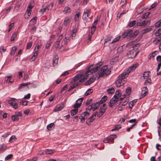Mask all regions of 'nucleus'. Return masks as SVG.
Listing matches in <instances>:
<instances>
[{
  "mask_svg": "<svg viewBox=\"0 0 161 161\" xmlns=\"http://www.w3.org/2000/svg\"><path fill=\"white\" fill-rule=\"evenodd\" d=\"M64 107V105L63 104L61 105H57L54 109H53L54 112H57L61 110H62Z\"/></svg>",
  "mask_w": 161,
  "mask_h": 161,
  "instance_id": "nucleus-19",
  "label": "nucleus"
},
{
  "mask_svg": "<svg viewBox=\"0 0 161 161\" xmlns=\"http://www.w3.org/2000/svg\"><path fill=\"white\" fill-rule=\"evenodd\" d=\"M138 30H136L133 33L131 34L129 36L131 39H133L139 33Z\"/></svg>",
  "mask_w": 161,
  "mask_h": 161,
  "instance_id": "nucleus-22",
  "label": "nucleus"
},
{
  "mask_svg": "<svg viewBox=\"0 0 161 161\" xmlns=\"http://www.w3.org/2000/svg\"><path fill=\"white\" fill-rule=\"evenodd\" d=\"M52 43L50 42H47L46 44L45 47L46 48H48L51 46Z\"/></svg>",
  "mask_w": 161,
  "mask_h": 161,
  "instance_id": "nucleus-63",
  "label": "nucleus"
},
{
  "mask_svg": "<svg viewBox=\"0 0 161 161\" xmlns=\"http://www.w3.org/2000/svg\"><path fill=\"white\" fill-rule=\"evenodd\" d=\"M108 97L107 96H104L101 99L100 101L99 102V103H100V104H102L104 102H105L107 99Z\"/></svg>",
  "mask_w": 161,
  "mask_h": 161,
  "instance_id": "nucleus-29",
  "label": "nucleus"
},
{
  "mask_svg": "<svg viewBox=\"0 0 161 161\" xmlns=\"http://www.w3.org/2000/svg\"><path fill=\"white\" fill-rule=\"evenodd\" d=\"M155 26L156 27H159L161 26V20H160L157 22L155 24Z\"/></svg>",
  "mask_w": 161,
  "mask_h": 161,
  "instance_id": "nucleus-39",
  "label": "nucleus"
},
{
  "mask_svg": "<svg viewBox=\"0 0 161 161\" xmlns=\"http://www.w3.org/2000/svg\"><path fill=\"white\" fill-rule=\"evenodd\" d=\"M92 99L91 98L89 100H87L86 102V105H88L92 103Z\"/></svg>",
  "mask_w": 161,
  "mask_h": 161,
  "instance_id": "nucleus-55",
  "label": "nucleus"
},
{
  "mask_svg": "<svg viewBox=\"0 0 161 161\" xmlns=\"http://www.w3.org/2000/svg\"><path fill=\"white\" fill-rule=\"evenodd\" d=\"M14 26V23H12L10 24L8 26L9 27V30L8 31V32H9L11 30L12 28Z\"/></svg>",
  "mask_w": 161,
  "mask_h": 161,
  "instance_id": "nucleus-61",
  "label": "nucleus"
},
{
  "mask_svg": "<svg viewBox=\"0 0 161 161\" xmlns=\"http://www.w3.org/2000/svg\"><path fill=\"white\" fill-rule=\"evenodd\" d=\"M89 113L88 112H84L82 113L79 117L80 120L81 122L82 123L84 122L85 119H86L89 116Z\"/></svg>",
  "mask_w": 161,
  "mask_h": 161,
  "instance_id": "nucleus-8",
  "label": "nucleus"
},
{
  "mask_svg": "<svg viewBox=\"0 0 161 161\" xmlns=\"http://www.w3.org/2000/svg\"><path fill=\"white\" fill-rule=\"evenodd\" d=\"M53 64L54 66L58 64V58L57 56H55L53 58Z\"/></svg>",
  "mask_w": 161,
  "mask_h": 161,
  "instance_id": "nucleus-26",
  "label": "nucleus"
},
{
  "mask_svg": "<svg viewBox=\"0 0 161 161\" xmlns=\"http://www.w3.org/2000/svg\"><path fill=\"white\" fill-rule=\"evenodd\" d=\"M53 6V3H50L48 6L46 7L47 9L48 10H51Z\"/></svg>",
  "mask_w": 161,
  "mask_h": 161,
  "instance_id": "nucleus-51",
  "label": "nucleus"
},
{
  "mask_svg": "<svg viewBox=\"0 0 161 161\" xmlns=\"http://www.w3.org/2000/svg\"><path fill=\"white\" fill-rule=\"evenodd\" d=\"M138 63H135L133 64L132 66L130 67L128 69L125 71L123 72V73H125V75L128 76L130 71L134 70L138 66Z\"/></svg>",
  "mask_w": 161,
  "mask_h": 161,
  "instance_id": "nucleus-7",
  "label": "nucleus"
},
{
  "mask_svg": "<svg viewBox=\"0 0 161 161\" xmlns=\"http://www.w3.org/2000/svg\"><path fill=\"white\" fill-rule=\"evenodd\" d=\"M44 152L46 154H51L54 153L55 150L54 149H47L44 151Z\"/></svg>",
  "mask_w": 161,
  "mask_h": 161,
  "instance_id": "nucleus-25",
  "label": "nucleus"
},
{
  "mask_svg": "<svg viewBox=\"0 0 161 161\" xmlns=\"http://www.w3.org/2000/svg\"><path fill=\"white\" fill-rule=\"evenodd\" d=\"M78 112V108H75V109L72 110L70 111L71 115L73 116L75 115Z\"/></svg>",
  "mask_w": 161,
  "mask_h": 161,
  "instance_id": "nucleus-31",
  "label": "nucleus"
},
{
  "mask_svg": "<svg viewBox=\"0 0 161 161\" xmlns=\"http://www.w3.org/2000/svg\"><path fill=\"white\" fill-rule=\"evenodd\" d=\"M97 21L98 20L97 19L95 20L92 24V26L91 27V33L92 34L93 33L95 30L96 25L97 24Z\"/></svg>",
  "mask_w": 161,
  "mask_h": 161,
  "instance_id": "nucleus-20",
  "label": "nucleus"
},
{
  "mask_svg": "<svg viewBox=\"0 0 161 161\" xmlns=\"http://www.w3.org/2000/svg\"><path fill=\"white\" fill-rule=\"evenodd\" d=\"M121 91L119 90H118L116 92L115 95L114 97L117 98H119L121 96Z\"/></svg>",
  "mask_w": 161,
  "mask_h": 161,
  "instance_id": "nucleus-24",
  "label": "nucleus"
},
{
  "mask_svg": "<svg viewBox=\"0 0 161 161\" xmlns=\"http://www.w3.org/2000/svg\"><path fill=\"white\" fill-rule=\"evenodd\" d=\"M80 14V12H78L75 16V20L76 21H78L79 18V16Z\"/></svg>",
  "mask_w": 161,
  "mask_h": 161,
  "instance_id": "nucleus-35",
  "label": "nucleus"
},
{
  "mask_svg": "<svg viewBox=\"0 0 161 161\" xmlns=\"http://www.w3.org/2000/svg\"><path fill=\"white\" fill-rule=\"evenodd\" d=\"M26 13L25 14V18L26 19H28L31 14V10H28L27 9L26 11Z\"/></svg>",
  "mask_w": 161,
  "mask_h": 161,
  "instance_id": "nucleus-30",
  "label": "nucleus"
},
{
  "mask_svg": "<svg viewBox=\"0 0 161 161\" xmlns=\"http://www.w3.org/2000/svg\"><path fill=\"white\" fill-rule=\"evenodd\" d=\"M92 76L91 77H91V78L85 83V85L87 86L89 85L95 81L96 78H97V77L96 76L95 77L93 76V73H92Z\"/></svg>",
  "mask_w": 161,
  "mask_h": 161,
  "instance_id": "nucleus-14",
  "label": "nucleus"
},
{
  "mask_svg": "<svg viewBox=\"0 0 161 161\" xmlns=\"http://www.w3.org/2000/svg\"><path fill=\"white\" fill-rule=\"evenodd\" d=\"M16 139L15 136H13L9 139V142H12L15 141Z\"/></svg>",
  "mask_w": 161,
  "mask_h": 161,
  "instance_id": "nucleus-47",
  "label": "nucleus"
},
{
  "mask_svg": "<svg viewBox=\"0 0 161 161\" xmlns=\"http://www.w3.org/2000/svg\"><path fill=\"white\" fill-rule=\"evenodd\" d=\"M88 76L85 72L76 75L71 80L70 85L75 87L80 85L81 82L84 81L88 78Z\"/></svg>",
  "mask_w": 161,
  "mask_h": 161,
  "instance_id": "nucleus-1",
  "label": "nucleus"
},
{
  "mask_svg": "<svg viewBox=\"0 0 161 161\" xmlns=\"http://www.w3.org/2000/svg\"><path fill=\"white\" fill-rule=\"evenodd\" d=\"M152 83H151V80L150 79H149L148 80H146L145 81L144 83V85H147L148 84L149 85H151Z\"/></svg>",
  "mask_w": 161,
  "mask_h": 161,
  "instance_id": "nucleus-43",
  "label": "nucleus"
},
{
  "mask_svg": "<svg viewBox=\"0 0 161 161\" xmlns=\"http://www.w3.org/2000/svg\"><path fill=\"white\" fill-rule=\"evenodd\" d=\"M136 20H133L130 23L129 25V26L130 27L133 26L136 24Z\"/></svg>",
  "mask_w": 161,
  "mask_h": 161,
  "instance_id": "nucleus-48",
  "label": "nucleus"
},
{
  "mask_svg": "<svg viewBox=\"0 0 161 161\" xmlns=\"http://www.w3.org/2000/svg\"><path fill=\"white\" fill-rule=\"evenodd\" d=\"M17 37V33L16 32L14 33L11 38V40H14L16 39V37Z\"/></svg>",
  "mask_w": 161,
  "mask_h": 161,
  "instance_id": "nucleus-46",
  "label": "nucleus"
},
{
  "mask_svg": "<svg viewBox=\"0 0 161 161\" xmlns=\"http://www.w3.org/2000/svg\"><path fill=\"white\" fill-rule=\"evenodd\" d=\"M110 72L111 71L108 69V65H105L103 66L98 72V73L99 75L98 76H96V77L98 80L100 77L107 76L110 73Z\"/></svg>",
  "mask_w": 161,
  "mask_h": 161,
  "instance_id": "nucleus-2",
  "label": "nucleus"
},
{
  "mask_svg": "<svg viewBox=\"0 0 161 161\" xmlns=\"http://www.w3.org/2000/svg\"><path fill=\"white\" fill-rule=\"evenodd\" d=\"M77 32V29L76 28L72 30V33L71 35L72 39L73 40L75 39V38L76 36V32Z\"/></svg>",
  "mask_w": 161,
  "mask_h": 161,
  "instance_id": "nucleus-27",
  "label": "nucleus"
},
{
  "mask_svg": "<svg viewBox=\"0 0 161 161\" xmlns=\"http://www.w3.org/2000/svg\"><path fill=\"white\" fill-rule=\"evenodd\" d=\"M97 114V112H95L86 121V124L88 125L91 124V123L96 118V117Z\"/></svg>",
  "mask_w": 161,
  "mask_h": 161,
  "instance_id": "nucleus-10",
  "label": "nucleus"
},
{
  "mask_svg": "<svg viewBox=\"0 0 161 161\" xmlns=\"http://www.w3.org/2000/svg\"><path fill=\"white\" fill-rule=\"evenodd\" d=\"M36 26H34L32 28L31 30V33L33 34L36 31Z\"/></svg>",
  "mask_w": 161,
  "mask_h": 161,
  "instance_id": "nucleus-62",
  "label": "nucleus"
},
{
  "mask_svg": "<svg viewBox=\"0 0 161 161\" xmlns=\"http://www.w3.org/2000/svg\"><path fill=\"white\" fill-rule=\"evenodd\" d=\"M117 98L113 97L110 99L108 105L110 107H112L115 104L116 105V103L117 102Z\"/></svg>",
  "mask_w": 161,
  "mask_h": 161,
  "instance_id": "nucleus-16",
  "label": "nucleus"
},
{
  "mask_svg": "<svg viewBox=\"0 0 161 161\" xmlns=\"http://www.w3.org/2000/svg\"><path fill=\"white\" fill-rule=\"evenodd\" d=\"M31 84L30 82L21 84L19 85V88H20V87H22V86H27L28 85H29V84Z\"/></svg>",
  "mask_w": 161,
  "mask_h": 161,
  "instance_id": "nucleus-41",
  "label": "nucleus"
},
{
  "mask_svg": "<svg viewBox=\"0 0 161 161\" xmlns=\"http://www.w3.org/2000/svg\"><path fill=\"white\" fill-rule=\"evenodd\" d=\"M16 49L17 47L15 46H14L11 51L10 54L12 55L14 54L15 53Z\"/></svg>",
  "mask_w": 161,
  "mask_h": 161,
  "instance_id": "nucleus-42",
  "label": "nucleus"
},
{
  "mask_svg": "<svg viewBox=\"0 0 161 161\" xmlns=\"http://www.w3.org/2000/svg\"><path fill=\"white\" fill-rule=\"evenodd\" d=\"M126 4V0H121L120 3V6L122 8H124V6Z\"/></svg>",
  "mask_w": 161,
  "mask_h": 161,
  "instance_id": "nucleus-38",
  "label": "nucleus"
},
{
  "mask_svg": "<svg viewBox=\"0 0 161 161\" xmlns=\"http://www.w3.org/2000/svg\"><path fill=\"white\" fill-rule=\"evenodd\" d=\"M91 12V10L89 9H87L84 10L82 16V18L84 22H86L90 21L91 18L90 16Z\"/></svg>",
  "mask_w": 161,
  "mask_h": 161,
  "instance_id": "nucleus-5",
  "label": "nucleus"
},
{
  "mask_svg": "<svg viewBox=\"0 0 161 161\" xmlns=\"http://www.w3.org/2000/svg\"><path fill=\"white\" fill-rule=\"evenodd\" d=\"M97 114V112H95L86 121V124L88 125L91 124V123L96 118V117Z\"/></svg>",
  "mask_w": 161,
  "mask_h": 161,
  "instance_id": "nucleus-9",
  "label": "nucleus"
},
{
  "mask_svg": "<svg viewBox=\"0 0 161 161\" xmlns=\"http://www.w3.org/2000/svg\"><path fill=\"white\" fill-rule=\"evenodd\" d=\"M38 50L37 49H36V47H35L34 50V53L33 56L36 58L38 54Z\"/></svg>",
  "mask_w": 161,
  "mask_h": 161,
  "instance_id": "nucleus-50",
  "label": "nucleus"
},
{
  "mask_svg": "<svg viewBox=\"0 0 161 161\" xmlns=\"http://www.w3.org/2000/svg\"><path fill=\"white\" fill-rule=\"evenodd\" d=\"M153 27V26H150L148 28L142 30L141 31L142 34H144L151 31L152 30Z\"/></svg>",
  "mask_w": 161,
  "mask_h": 161,
  "instance_id": "nucleus-21",
  "label": "nucleus"
},
{
  "mask_svg": "<svg viewBox=\"0 0 161 161\" xmlns=\"http://www.w3.org/2000/svg\"><path fill=\"white\" fill-rule=\"evenodd\" d=\"M150 13L149 12H147L144 14L143 15H142V18L143 19L147 18L148 16Z\"/></svg>",
  "mask_w": 161,
  "mask_h": 161,
  "instance_id": "nucleus-45",
  "label": "nucleus"
},
{
  "mask_svg": "<svg viewBox=\"0 0 161 161\" xmlns=\"http://www.w3.org/2000/svg\"><path fill=\"white\" fill-rule=\"evenodd\" d=\"M93 92V90L92 89H88L85 94V96H87L91 94Z\"/></svg>",
  "mask_w": 161,
  "mask_h": 161,
  "instance_id": "nucleus-40",
  "label": "nucleus"
},
{
  "mask_svg": "<svg viewBox=\"0 0 161 161\" xmlns=\"http://www.w3.org/2000/svg\"><path fill=\"white\" fill-rule=\"evenodd\" d=\"M128 58H134L137 54V53L135 51L133 50H131L129 51L127 53Z\"/></svg>",
  "mask_w": 161,
  "mask_h": 161,
  "instance_id": "nucleus-12",
  "label": "nucleus"
},
{
  "mask_svg": "<svg viewBox=\"0 0 161 161\" xmlns=\"http://www.w3.org/2000/svg\"><path fill=\"white\" fill-rule=\"evenodd\" d=\"M121 127L120 125H118L116 126L114 129H112L111 130L112 131H114L115 130H117L121 128Z\"/></svg>",
  "mask_w": 161,
  "mask_h": 161,
  "instance_id": "nucleus-53",
  "label": "nucleus"
},
{
  "mask_svg": "<svg viewBox=\"0 0 161 161\" xmlns=\"http://www.w3.org/2000/svg\"><path fill=\"white\" fill-rule=\"evenodd\" d=\"M136 100H134L130 102L129 103V107L130 108H132L135 103L136 102Z\"/></svg>",
  "mask_w": 161,
  "mask_h": 161,
  "instance_id": "nucleus-34",
  "label": "nucleus"
},
{
  "mask_svg": "<svg viewBox=\"0 0 161 161\" xmlns=\"http://www.w3.org/2000/svg\"><path fill=\"white\" fill-rule=\"evenodd\" d=\"M69 22V19L68 18H66L65 19L64 24V25L67 26Z\"/></svg>",
  "mask_w": 161,
  "mask_h": 161,
  "instance_id": "nucleus-44",
  "label": "nucleus"
},
{
  "mask_svg": "<svg viewBox=\"0 0 161 161\" xmlns=\"http://www.w3.org/2000/svg\"><path fill=\"white\" fill-rule=\"evenodd\" d=\"M148 93V90L147 87H144L142 88V91L141 96L142 97H144Z\"/></svg>",
  "mask_w": 161,
  "mask_h": 161,
  "instance_id": "nucleus-18",
  "label": "nucleus"
},
{
  "mask_svg": "<svg viewBox=\"0 0 161 161\" xmlns=\"http://www.w3.org/2000/svg\"><path fill=\"white\" fill-rule=\"evenodd\" d=\"M151 73L150 71H145L143 74V77L144 79H146V77H148L149 76V75Z\"/></svg>",
  "mask_w": 161,
  "mask_h": 161,
  "instance_id": "nucleus-28",
  "label": "nucleus"
},
{
  "mask_svg": "<svg viewBox=\"0 0 161 161\" xmlns=\"http://www.w3.org/2000/svg\"><path fill=\"white\" fill-rule=\"evenodd\" d=\"M160 34H161V28L157 30L155 33V35L156 36H158Z\"/></svg>",
  "mask_w": 161,
  "mask_h": 161,
  "instance_id": "nucleus-49",
  "label": "nucleus"
},
{
  "mask_svg": "<svg viewBox=\"0 0 161 161\" xmlns=\"http://www.w3.org/2000/svg\"><path fill=\"white\" fill-rule=\"evenodd\" d=\"M33 7V5H32L30 3H29L27 8V9H28V10H31V9Z\"/></svg>",
  "mask_w": 161,
  "mask_h": 161,
  "instance_id": "nucleus-54",
  "label": "nucleus"
},
{
  "mask_svg": "<svg viewBox=\"0 0 161 161\" xmlns=\"http://www.w3.org/2000/svg\"><path fill=\"white\" fill-rule=\"evenodd\" d=\"M22 113L20 112H18L15 113V114L12 116V119L14 121H17L19 119V116H21Z\"/></svg>",
  "mask_w": 161,
  "mask_h": 161,
  "instance_id": "nucleus-13",
  "label": "nucleus"
},
{
  "mask_svg": "<svg viewBox=\"0 0 161 161\" xmlns=\"http://www.w3.org/2000/svg\"><path fill=\"white\" fill-rule=\"evenodd\" d=\"M54 124L53 123H51L47 125V128L48 130H51L54 127Z\"/></svg>",
  "mask_w": 161,
  "mask_h": 161,
  "instance_id": "nucleus-32",
  "label": "nucleus"
},
{
  "mask_svg": "<svg viewBox=\"0 0 161 161\" xmlns=\"http://www.w3.org/2000/svg\"><path fill=\"white\" fill-rule=\"evenodd\" d=\"M100 103H99V102H97L89 106L86 108V110L89 111L92 110L93 111H94L98 109Z\"/></svg>",
  "mask_w": 161,
  "mask_h": 161,
  "instance_id": "nucleus-6",
  "label": "nucleus"
},
{
  "mask_svg": "<svg viewBox=\"0 0 161 161\" xmlns=\"http://www.w3.org/2000/svg\"><path fill=\"white\" fill-rule=\"evenodd\" d=\"M97 114V112H95L86 121V124L88 125L91 124V123L96 118V117Z\"/></svg>",
  "mask_w": 161,
  "mask_h": 161,
  "instance_id": "nucleus-11",
  "label": "nucleus"
},
{
  "mask_svg": "<svg viewBox=\"0 0 161 161\" xmlns=\"http://www.w3.org/2000/svg\"><path fill=\"white\" fill-rule=\"evenodd\" d=\"M10 134V133L9 132H7L4 134V135L2 136V137L4 138H6L8 137L9 135Z\"/></svg>",
  "mask_w": 161,
  "mask_h": 161,
  "instance_id": "nucleus-60",
  "label": "nucleus"
},
{
  "mask_svg": "<svg viewBox=\"0 0 161 161\" xmlns=\"http://www.w3.org/2000/svg\"><path fill=\"white\" fill-rule=\"evenodd\" d=\"M132 32V30L131 29H129L127 30L126 31H125L122 34L121 37L123 38H125L128 36H129Z\"/></svg>",
  "mask_w": 161,
  "mask_h": 161,
  "instance_id": "nucleus-17",
  "label": "nucleus"
},
{
  "mask_svg": "<svg viewBox=\"0 0 161 161\" xmlns=\"http://www.w3.org/2000/svg\"><path fill=\"white\" fill-rule=\"evenodd\" d=\"M127 76L125 75V73H123L120 74L118 77V78L115 82L116 86L120 87L123 85L126 82L125 79Z\"/></svg>",
  "mask_w": 161,
  "mask_h": 161,
  "instance_id": "nucleus-3",
  "label": "nucleus"
},
{
  "mask_svg": "<svg viewBox=\"0 0 161 161\" xmlns=\"http://www.w3.org/2000/svg\"><path fill=\"white\" fill-rule=\"evenodd\" d=\"M83 100V98H79L76 101L74 105V108H79Z\"/></svg>",
  "mask_w": 161,
  "mask_h": 161,
  "instance_id": "nucleus-15",
  "label": "nucleus"
},
{
  "mask_svg": "<svg viewBox=\"0 0 161 161\" xmlns=\"http://www.w3.org/2000/svg\"><path fill=\"white\" fill-rule=\"evenodd\" d=\"M110 142L112 143L114 142V139L116 138V136L115 135H111L108 137Z\"/></svg>",
  "mask_w": 161,
  "mask_h": 161,
  "instance_id": "nucleus-23",
  "label": "nucleus"
},
{
  "mask_svg": "<svg viewBox=\"0 0 161 161\" xmlns=\"http://www.w3.org/2000/svg\"><path fill=\"white\" fill-rule=\"evenodd\" d=\"M14 109H17L18 108V104L16 103H14L11 106Z\"/></svg>",
  "mask_w": 161,
  "mask_h": 161,
  "instance_id": "nucleus-56",
  "label": "nucleus"
},
{
  "mask_svg": "<svg viewBox=\"0 0 161 161\" xmlns=\"http://www.w3.org/2000/svg\"><path fill=\"white\" fill-rule=\"evenodd\" d=\"M13 157V155L12 154H10L7 156L5 158V159L8 160L9 159Z\"/></svg>",
  "mask_w": 161,
  "mask_h": 161,
  "instance_id": "nucleus-57",
  "label": "nucleus"
},
{
  "mask_svg": "<svg viewBox=\"0 0 161 161\" xmlns=\"http://www.w3.org/2000/svg\"><path fill=\"white\" fill-rule=\"evenodd\" d=\"M131 88L129 87H127L126 90V92L127 95L128 96L129 95L131 92Z\"/></svg>",
  "mask_w": 161,
  "mask_h": 161,
  "instance_id": "nucleus-52",
  "label": "nucleus"
},
{
  "mask_svg": "<svg viewBox=\"0 0 161 161\" xmlns=\"http://www.w3.org/2000/svg\"><path fill=\"white\" fill-rule=\"evenodd\" d=\"M55 97V96L53 95H51V96H50L49 98V100L50 101V102H52V101L54 98Z\"/></svg>",
  "mask_w": 161,
  "mask_h": 161,
  "instance_id": "nucleus-64",
  "label": "nucleus"
},
{
  "mask_svg": "<svg viewBox=\"0 0 161 161\" xmlns=\"http://www.w3.org/2000/svg\"><path fill=\"white\" fill-rule=\"evenodd\" d=\"M71 10L70 8L68 6H66L65 7L64 10V14H67L70 12Z\"/></svg>",
  "mask_w": 161,
  "mask_h": 161,
  "instance_id": "nucleus-33",
  "label": "nucleus"
},
{
  "mask_svg": "<svg viewBox=\"0 0 161 161\" xmlns=\"http://www.w3.org/2000/svg\"><path fill=\"white\" fill-rule=\"evenodd\" d=\"M107 92L108 94H112L114 92V88L112 87L108 89Z\"/></svg>",
  "mask_w": 161,
  "mask_h": 161,
  "instance_id": "nucleus-37",
  "label": "nucleus"
},
{
  "mask_svg": "<svg viewBox=\"0 0 161 161\" xmlns=\"http://www.w3.org/2000/svg\"><path fill=\"white\" fill-rule=\"evenodd\" d=\"M31 96V94L28 93L27 95L25 96L24 97V99H29Z\"/></svg>",
  "mask_w": 161,
  "mask_h": 161,
  "instance_id": "nucleus-59",
  "label": "nucleus"
},
{
  "mask_svg": "<svg viewBox=\"0 0 161 161\" xmlns=\"http://www.w3.org/2000/svg\"><path fill=\"white\" fill-rule=\"evenodd\" d=\"M102 65V63L99 62L96 64L94 67L93 66H91L88 68L87 70L85 72L88 77H91L92 76V73H95Z\"/></svg>",
  "mask_w": 161,
  "mask_h": 161,
  "instance_id": "nucleus-4",
  "label": "nucleus"
},
{
  "mask_svg": "<svg viewBox=\"0 0 161 161\" xmlns=\"http://www.w3.org/2000/svg\"><path fill=\"white\" fill-rule=\"evenodd\" d=\"M140 45L139 43L136 44L133 46V49L132 50L135 51L136 52V51L137 50L138 48H139L140 47Z\"/></svg>",
  "mask_w": 161,
  "mask_h": 161,
  "instance_id": "nucleus-36",
  "label": "nucleus"
},
{
  "mask_svg": "<svg viewBox=\"0 0 161 161\" xmlns=\"http://www.w3.org/2000/svg\"><path fill=\"white\" fill-rule=\"evenodd\" d=\"M157 4V3L156 2L154 3L153 4H152L151 6V8L149 9V10H151V9H153L155 7Z\"/></svg>",
  "mask_w": 161,
  "mask_h": 161,
  "instance_id": "nucleus-58",
  "label": "nucleus"
}]
</instances>
